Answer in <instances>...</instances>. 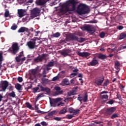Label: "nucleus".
Listing matches in <instances>:
<instances>
[{
    "mask_svg": "<svg viewBox=\"0 0 126 126\" xmlns=\"http://www.w3.org/2000/svg\"><path fill=\"white\" fill-rule=\"evenodd\" d=\"M115 51H116V48H114L112 49H111V48L107 49V52L108 53H113V52H115Z\"/></svg>",
    "mask_w": 126,
    "mask_h": 126,
    "instance_id": "40",
    "label": "nucleus"
},
{
    "mask_svg": "<svg viewBox=\"0 0 126 126\" xmlns=\"http://www.w3.org/2000/svg\"><path fill=\"white\" fill-rule=\"evenodd\" d=\"M15 60L17 63H20V61H21V59L20 58V57H18V56L15 58Z\"/></svg>",
    "mask_w": 126,
    "mask_h": 126,
    "instance_id": "49",
    "label": "nucleus"
},
{
    "mask_svg": "<svg viewBox=\"0 0 126 126\" xmlns=\"http://www.w3.org/2000/svg\"><path fill=\"white\" fill-rule=\"evenodd\" d=\"M50 100V104L52 107H56V104L59 103V102H61L62 101V98L58 97L56 98H53L52 99L51 97H49Z\"/></svg>",
    "mask_w": 126,
    "mask_h": 126,
    "instance_id": "6",
    "label": "nucleus"
},
{
    "mask_svg": "<svg viewBox=\"0 0 126 126\" xmlns=\"http://www.w3.org/2000/svg\"><path fill=\"white\" fill-rule=\"evenodd\" d=\"M108 92L107 91H104L100 93V94H107Z\"/></svg>",
    "mask_w": 126,
    "mask_h": 126,
    "instance_id": "58",
    "label": "nucleus"
},
{
    "mask_svg": "<svg viewBox=\"0 0 126 126\" xmlns=\"http://www.w3.org/2000/svg\"><path fill=\"white\" fill-rule=\"evenodd\" d=\"M2 54L1 53H0V63H1V62H2Z\"/></svg>",
    "mask_w": 126,
    "mask_h": 126,
    "instance_id": "57",
    "label": "nucleus"
},
{
    "mask_svg": "<svg viewBox=\"0 0 126 126\" xmlns=\"http://www.w3.org/2000/svg\"><path fill=\"white\" fill-rule=\"evenodd\" d=\"M8 82L7 81H3L0 84V88H1L4 92L6 90V88L8 87Z\"/></svg>",
    "mask_w": 126,
    "mask_h": 126,
    "instance_id": "10",
    "label": "nucleus"
},
{
    "mask_svg": "<svg viewBox=\"0 0 126 126\" xmlns=\"http://www.w3.org/2000/svg\"><path fill=\"white\" fill-rule=\"evenodd\" d=\"M25 60H26V57H24L23 58L21 59V63H23V62H24V61H25Z\"/></svg>",
    "mask_w": 126,
    "mask_h": 126,
    "instance_id": "61",
    "label": "nucleus"
},
{
    "mask_svg": "<svg viewBox=\"0 0 126 126\" xmlns=\"http://www.w3.org/2000/svg\"><path fill=\"white\" fill-rule=\"evenodd\" d=\"M26 105L27 106V108H29V109L32 108V105L31 104H30V103H29V102L26 103Z\"/></svg>",
    "mask_w": 126,
    "mask_h": 126,
    "instance_id": "42",
    "label": "nucleus"
},
{
    "mask_svg": "<svg viewBox=\"0 0 126 126\" xmlns=\"http://www.w3.org/2000/svg\"><path fill=\"white\" fill-rule=\"evenodd\" d=\"M63 83L65 85H69V81H68V79H63Z\"/></svg>",
    "mask_w": 126,
    "mask_h": 126,
    "instance_id": "34",
    "label": "nucleus"
},
{
    "mask_svg": "<svg viewBox=\"0 0 126 126\" xmlns=\"http://www.w3.org/2000/svg\"><path fill=\"white\" fill-rule=\"evenodd\" d=\"M77 99L80 101V102H82V101H83V98L82 97V96H79L78 97Z\"/></svg>",
    "mask_w": 126,
    "mask_h": 126,
    "instance_id": "56",
    "label": "nucleus"
},
{
    "mask_svg": "<svg viewBox=\"0 0 126 126\" xmlns=\"http://www.w3.org/2000/svg\"><path fill=\"white\" fill-rule=\"evenodd\" d=\"M120 62H119V61H116L115 63V66H120Z\"/></svg>",
    "mask_w": 126,
    "mask_h": 126,
    "instance_id": "54",
    "label": "nucleus"
},
{
    "mask_svg": "<svg viewBox=\"0 0 126 126\" xmlns=\"http://www.w3.org/2000/svg\"><path fill=\"white\" fill-rule=\"evenodd\" d=\"M38 71V69L35 68V69H32L31 70V73L32 75H33L35 76L36 74H37V72Z\"/></svg>",
    "mask_w": 126,
    "mask_h": 126,
    "instance_id": "28",
    "label": "nucleus"
},
{
    "mask_svg": "<svg viewBox=\"0 0 126 126\" xmlns=\"http://www.w3.org/2000/svg\"><path fill=\"white\" fill-rule=\"evenodd\" d=\"M57 80H59V76H57L53 78L52 81H57Z\"/></svg>",
    "mask_w": 126,
    "mask_h": 126,
    "instance_id": "50",
    "label": "nucleus"
},
{
    "mask_svg": "<svg viewBox=\"0 0 126 126\" xmlns=\"http://www.w3.org/2000/svg\"><path fill=\"white\" fill-rule=\"evenodd\" d=\"M78 77H80L81 78H82L83 77V75L81 73H79L78 74Z\"/></svg>",
    "mask_w": 126,
    "mask_h": 126,
    "instance_id": "62",
    "label": "nucleus"
},
{
    "mask_svg": "<svg viewBox=\"0 0 126 126\" xmlns=\"http://www.w3.org/2000/svg\"><path fill=\"white\" fill-rule=\"evenodd\" d=\"M57 111H56V110H53L52 111H51V112H49L48 113V116L49 118H52V117H53V116H54V115H56V113Z\"/></svg>",
    "mask_w": 126,
    "mask_h": 126,
    "instance_id": "25",
    "label": "nucleus"
},
{
    "mask_svg": "<svg viewBox=\"0 0 126 126\" xmlns=\"http://www.w3.org/2000/svg\"><path fill=\"white\" fill-rule=\"evenodd\" d=\"M98 63H99L98 62V60H96L95 58H93L92 61L90 62L89 64L92 66H95V65H97Z\"/></svg>",
    "mask_w": 126,
    "mask_h": 126,
    "instance_id": "19",
    "label": "nucleus"
},
{
    "mask_svg": "<svg viewBox=\"0 0 126 126\" xmlns=\"http://www.w3.org/2000/svg\"><path fill=\"white\" fill-rule=\"evenodd\" d=\"M46 3V1L45 0H37L36 4L37 5H44Z\"/></svg>",
    "mask_w": 126,
    "mask_h": 126,
    "instance_id": "22",
    "label": "nucleus"
},
{
    "mask_svg": "<svg viewBox=\"0 0 126 126\" xmlns=\"http://www.w3.org/2000/svg\"><path fill=\"white\" fill-rule=\"evenodd\" d=\"M73 94H71V91H70V92L67 93V96H71Z\"/></svg>",
    "mask_w": 126,
    "mask_h": 126,
    "instance_id": "64",
    "label": "nucleus"
},
{
    "mask_svg": "<svg viewBox=\"0 0 126 126\" xmlns=\"http://www.w3.org/2000/svg\"><path fill=\"white\" fill-rule=\"evenodd\" d=\"M99 36L100 37V38H104V37H105V32H101L99 34Z\"/></svg>",
    "mask_w": 126,
    "mask_h": 126,
    "instance_id": "51",
    "label": "nucleus"
},
{
    "mask_svg": "<svg viewBox=\"0 0 126 126\" xmlns=\"http://www.w3.org/2000/svg\"><path fill=\"white\" fill-rule=\"evenodd\" d=\"M70 92L71 93L72 95H75V94L76 93V92L74 90H72Z\"/></svg>",
    "mask_w": 126,
    "mask_h": 126,
    "instance_id": "59",
    "label": "nucleus"
},
{
    "mask_svg": "<svg viewBox=\"0 0 126 126\" xmlns=\"http://www.w3.org/2000/svg\"><path fill=\"white\" fill-rule=\"evenodd\" d=\"M54 89L57 91L55 92V95H60V94H63V90L61 91V89L59 86L55 87Z\"/></svg>",
    "mask_w": 126,
    "mask_h": 126,
    "instance_id": "16",
    "label": "nucleus"
},
{
    "mask_svg": "<svg viewBox=\"0 0 126 126\" xmlns=\"http://www.w3.org/2000/svg\"><path fill=\"white\" fill-rule=\"evenodd\" d=\"M17 80L19 82H22V81H23V78H22V77H18L17 78Z\"/></svg>",
    "mask_w": 126,
    "mask_h": 126,
    "instance_id": "52",
    "label": "nucleus"
},
{
    "mask_svg": "<svg viewBox=\"0 0 126 126\" xmlns=\"http://www.w3.org/2000/svg\"><path fill=\"white\" fill-rule=\"evenodd\" d=\"M54 120H55V121H62V118H61V117H55L54 118Z\"/></svg>",
    "mask_w": 126,
    "mask_h": 126,
    "instance_id": "55",
    "label": "nucleus"
},
{
    "mask_svg": "<svg viewBox=\"0 0 126 126\" xmlns=\"http://www.w3.org/2000/svg\"><path fill=\"white\" fill-rule=\"evenodd\" d=\"M68 112L70 114H73V115H78L80 110L79 109H74L72 107H70L68 108Z\"/></svg>",
    "mask_w": 126,
    "mask_h": 126,
    "instance_id": "14",
    "label": "nucleus"
},
{
    "mask_svg": "<svg viewBox=\"0 0 126 126\" xmlns=\"http://www.w3.org/2000/svg\"><path fill=\"white\" fill-rule=\"evenodd\" d=\"M60 36H61V33H60V32H56L51 35L52 38H59Z\"/></svg>",
    "mask_w": 126,
    "mask_h": 126,
    "instance_id": "26",
    "label": "nucleus"
},
{
    "mask_svg": "<svg viewBox=\"0 0 126 126\" xmlns=\"http://www.w3.org/2000/svg\"><path fill=\"white\" fill-rule=\"evenodd\" d=\"M72 118H73L72 115L68 114L66 115V119H68V120H70V119H72Z\"/></svg>",
    "mask_w": 126,
    "mask_h": 126,
    "instance_id": "45",
    "label": "nucleus"
},
{
    "mask_svg": "<svg viewBox=\"0 0 126 126\" xmlns=\"http://www.w3.org/2000/svg\"><path fill=\"white\" fill-rule=\"evenodd\" d=\"M11 30H16L17 29V25H16L15 24H13L11 27Z\"/></svg>",
    "mask_w": 126,
    "mask_h": 126,
    "instance_id": "38",
    "label": "nucleus"
},
{
    "mask_svg": "<svg viewBox=\"0 0 126 126\" xmlns=\"http://www.w3.org/2000/svg\"><path fill=\"white\" fill-rule=\"evenodd\" d=\"M109 83V81L108 79H107L103 83V86H104V87L108 86V84Z\"/></svg>",
    "mask_w": 126,
    "mask_h": 126,
    "instance_id": "41",
    "label": "nucleus"
},
{
    "mask_svg": "<svg viewBox=\"0 0 126 126\" xmlns=\"http://www.w3.org/2000/svg\"><path fill=\"white\" fill-rule=\"evenodd\" d=\"M27 46H28L29 49L30 50H33V49L37 47V45H36V40L33 39H31L30 41L27 42Z\"/></svg>",
    "mask_w": 126,
    "mask_h": 126,
    "instance_id": "5",
    "label": "nucleus"
},
{
    "mask_svg": "<svg viewBox=\"0 0 126 126\" xmlns=\"http://www.w3.org/2000/svg\"><path fill=\"white\" fill-rule=\"evenodd\" d=\"M116 118H119V114L114 113L111 117V119H112V120H114V119H116Z\"/></svg>",
    "mask_w": 126,
    "mask_h": 126,
    "instance_id": "35",
    "label": "nucleus"
},
{
    "mask_svg": "<svg viewBox=\"0 0 126 126\" xmlns=\"http://www.w3.org/2000/svg\"><path fill=\"white\" fill-rule=\"evenodd\" d=\"M40 11V9L36 7L33 8L31 12V17H37V16H39Z\"/></svg>",
    "mask_w": 126,
    "mask_h": 126,
    "instance_id": "9",
    "label": "nucleus"
},
{
    "mask_svg": "<svg viewBox=\"0 0 126 126\" xmlns=\"http://www.w3.org/2000/svg\"><path fill=\"white\" fill-rule=\"evenodd\" d=\"M33 0H26L27 3H32Z\"/></svg>",
    "mask_w": 126,
    "mask_h": 126,
    "instance_id": "60",
    "label": "nucleus"
},
{
    "mask_svg": "<svg viewBox=\"0 0 126 126\" xmlns=\"http://www.w3.org/2000/svg\"><path fill=\"white\" fill-rule=\"evenodd\" d=\"M66 41L67 42H70L71 41H75L76 42H79V43H83L84 41H86V38L83 37H78L76 35L71 33L66 37Z\"/></svg>",
    "mask_w": 126,
    "mask_h": 126,
    "instance_id": "3",
    "label": "nucleus"
},
{
    "mask_svg": "<svg viewBox=\"0 0 126 126\" xmlns=\"http://www.w3.org/2000/svg\"><path fill=\"white\" fill-rule=\"evenodd\" d=\"M90 12V9L89 7L85 4H80L78 5L77 8V13L79 15H82L83 14H87Z\"/></svg>",
    "mask_w": 126,
    "mask_h": 126,
    "instance_id": "2",
    "label": "nucleus"
},
{
    "mask_svg": "<svg viewBox=\"0 0 126 126\" xmlns=\"http://www.w3.org/2000/svg\"><path fill=\"white\" fill-rule=\"evenodd\" d=\"M55 65V64L54 63V62H50L48 64L46 65V67H51L54 66Z\"/></svg>",
    "mask_w": 126,
    "mask_h": 126,
    "instance_id": "33",
    "label": "nucleus"
},
{
    "mask_svg": "<svg viewBox=\"0 0 126 126\" xmlns=\"http://www.w3.org/2000/svg\"><path fill=\"white\" fill-rule=\"evenodd\" d=\"M117 29H118V30H123V29H124V26H118L117 27Z\"/></svg>",
    "mask_w": 126,
    "mask_h": 126,
    "instance_id": "48",
    "label": "nucleus"
},
{
    "mask_svg": "<svg viewBox=\"0 0 126 126\" xmlns=\"http://www.w3.org/2000/svg\"><path fill=\"white\" fill-rule=\"evenodd\" d=\"M8 95L10 96V97H12V98H15V96H16V94H15V92L14 91H12L11 93H9Z\"/></svg>",
    "mask_w": 126,
    "mask_h": 126,
    "instance_id": "32",
    "label": "nucleus"
},
{
    "mask_svg": "<svg viewBox=\"0 0 126 126\" xmlns=\"http://www.w3.org/2000/svg\"><path fill=\"white\" fill-rule=\"evenodd\" d=\"M41 97H44V94H38L36 97V101H38V100H39V98H41Z\"/></svg>",
    "mask_w": 126,
    "mask_h": 126,
    "instance_id": "37",
    "label": "nucleus"
},
{
    "mask_svg": "<svg viewBox=\"0 0 126 126\" xmlns=\"http://www.w3.org/2000/svg\"><path fill=\"white\" fill-rule=\"evenodd\" d=\"M117 110V108L115 107H109L106 109L105 111L106 114H107V115H112V114L115 113L116 112V110Z\"/></svg>",
    "mask_w": 126,
    "mask_h": 126,
    "instance_id": "12",
    "label": "nucleus"
},
{
    "mask_svg": "<svg viewBox=\"0 0 126 126\" xmlns=\"http://www.w3.org/2000/svg\"><path fill=\"white\" fill-rule=\"evenodd\" d=\"M38 86H40V88H41V91H45L46 93H51V89L48 87H44L42 85L38 84Z\"/></svg>",
    "mask_w": 126,
    "mask_h": 126,
    "instance_id": "18",
    "label": "nucleus"
},
{
    "mask_svg": "<svg viewBox=\"0 0 126 126\" xmlns=\"http://www.w3.org/2000/svg\"><path fill=\"white\" fill-rule=\"evenodd\" d=\"M42 83V84H47L49 82V79L43 78L41 79Z\"/></svg>",
    "mask_w": 126,
    "mask_h": 126,
    "instance_id": "30",
    "label": "nucleus"
},
{
    "mask_svg": "<svg viewBox=\"0 0 126 126\" xmlns=\"http://www.w3.org/2000/svg\"><path fill=\"white\" fill-rule=\"evenodd\" d=\"M15 88L17 90L20 91V90H21V88H22V86L20 84L17 83L15 85Z\"/></svg>",
    "mask_w": 126,
    "mask_h": 126,
    "instance_id": "29",
    "label": "nucleus"
},
{
    "mask_svg": "<svg viewBox=\"0 0 126 126\" xmlns=\"http://www.w3.org/2000/svg\"><path fill=\"white\" fill-rule=\"evenodd\" d=\"M46 58V54H42L41 55H40L38 54V56L35 58L33 59L34 63H41L43 62V60H45Z\"/></svg>",
    "mask_w": 126,
    "mask_h": 126,
    "instance_id": "7",
    "label": "nucleus"
},
{
    "mask_svg": "<svg viewBox=\"0 0 126 126\" xmlns=\"http://www.w3.org/2000/svg\"><path fill=\"white\" fill-rule=\"evenodd\" d=\"M19 50V47H18V44L15 43L12 45V49L10 48L8 50V52L10 53H12L13 55H16V53Z\"/></svg>",
    "mask_w": 126,
    "mask_h": 126,
    "instance_id": "4",
    "label": "nucleus"
},
{
    "mask_svg": "<svg viewBox=\"0 0 126 126\" xmlns=\"http://www.w3.org/2000/svg\"><path fill=\"white\" fill-rule=\"evenodd\" d=\"M83 101L84 102V103L88 101V94H87V93L85 94V95L83 98Z\"/></svg>",
    "mask_w": 126,
    "mask_h": 126,
    "instance_id": "31",
    "label": "nucleus"
},
{
    "mask_svg": "<svg viewBox=\"0 0 126 126\" xmlns=\"http://www.w3.org/2000/svg\"><path fill=\"white\" fill-rule=\"evenodd\" d=\"M9 16V11L6 10L4 13V17H8Z\"/></svg>",
    "mask_w": 126,
    "mask_h": 126,
    "instance_id": "43",
    "label": "nucleus"
},
{
    "mask_svg": "<svg viewBox=\"0 0 126 126\" xmlns=\"http://www.w3.org/2000/svg\"><path fill=\"white\" fill-rule=\"evenodd\" d=\"M70 75L72 76H75L76 75H77V73H72Z\"/></svg>",
    "mask_w": 126,
    "mask_h": 126,
    "instance_id": "63",
    "label": "nucleus"
},
{
    "mask_svg": "<svg viewBox=\"0 0 126 126\" xmlns=\"http://www.w3.org/2000/svg\"><path fill=\"white\" fill-rule=\"evenodd\" d=\"M34 109L35 111H36L37 113H40L41 112H42L41 110H39V107H38V105H35L34 106Z\"/></svg>",
    "mask_w": 126,
    "mask_h": 126,
    "instance_id": "39",
    "label": "nucleus"
},
{
    "mask_svg": "<svg viewBox=\"0 0 126 126\" xmlns=\"http://www.w3.org/2000/svg\"><path fill=\"white\" fill-rule=\"evenodd\" d=\"M125 38H126V34L121 33L120 35V39L123 40V39H125Z\"/></svg>",
    "mask_w": 126,
    "mask_h": 126,
    "instance_id": "36",
    "label": "nucleus"
},
{
    "mask_svg": "<svg viewBox=\"0 0 126 126\" xmlns=\"http://www.w3.org/2000/svg\"><path fill=\"white\" fill-rule=\"evenodd\" d=\"M14 87H13V86H12V85H11V84H10L9 85V88H8V89H9V91H13V89H14Z\"/></svg>",
    "mask_w": 126,
    "mask_h": 126,
    "instance_id": "46",
    "label": "nucleus"
},
{
    "mask_svg": "<svg viewBox=\"0 0 126 126\" xmlns=\"http://www.w3.org/2000/svg\"><path fill=\"white\" fill-rule=\"evenodd\" d=\"M23 56H24V54L23 51H22L20 53V54L18 55V57L21 58V57H23Z\"/></svg>",
    "mask_w": 126,
    "mask_h": 126,
    "instance_id": "53",
    "label": "nucleus"
},
{
    "mask_svg": "<svg viewBox=\"0 0 126 126\" xmlns=\"http://www.w3.org/2000/svg\"><path fill=\"white\" fill-rule=\"evenodd\" d=\"M77 1L75 0H69L68 1V4L65 5L64 7L61 9V12L63 13H66L68 11H74L76 9V4H77Z\"/></svg>",
    "mask_w": 126,
    "mask_h": 126,
    "instance_id": "1",
    "label": "nucleus"
},
{
    "mask_svg": "<svg viewBox=\"0 0 126 126\" xmlns=\"http://www.w3.org/2000/svg\"><path fill=\"white\" fill-rule=\"evenodd\" d=\"M24 12H25V10L21 9L18 10V14L19 15V17H23L24 15Z\"/></svg>",
    "mask_w": 126,
    "mask_h": 126,
    "instance_id": "21",
    "label": "nucleus"
},
{
    "mask_svg": "<svg viewBox=\"0 0 126 126\" xmlns=\"http://www.w3.org/2000/svg\"><path fill=\"white\" fill-rule=\"evenodd\" d=\"M83 28L85 31H88V32H93V33L94 32L95 29L94 27L91 25H86L84 26Z\"/></svg>",
    "mask_w": 126,
    "mask_h": 126,
    "instance_id": "11",
    "label": "nucleus"
},
{
    "mask_svg": "<svg viewBox=\"0 0 126 126\" xmlns=\"http://www.w3.org/2000/svg\"><path fill=\"white\" fill-rule=\"evenodd\" d=\"M77 55L79 56V57H85L86 58H87V57H89L90 56V53L89 52H77Z\"/></svg>",
    "mask_w": 126,
    "mask_h": 126,
    "instance_id": "17",
    "label": "nucleus"
},
{
    "mask_svg": "<svg viewBox=\"0 0 126 126\" xmlns=\"http://www.w3.org/2000/svg\"><path fill=\"white\" fill-rule=\"evenodd\" d=\"M66 112H67V107H65L59 112V114L60 115H63V114H65Z\"/></svg>",
    "mask_w": 126,
    "mask_h": 126,
    "instance_id": "24",
    "label": "nucleus"
},
{
    "mask_svg": "<svg viewBox=\"0 0 126 126\" xmlns=\"http://www.w3.org/2000/svg\"><path fill=\"white\" fill-rule=\"evenodd\" d=\"M24 32L27 33V36H29L30 35V30H29L28 28L22 27L18 31V33H24Z\"/></svg>",
    "mask_w": 126,
    "mask_h": 126,
    "instance_id": "8",
    "label": "nucleus"
},
{
    "mask_svg": "<svg viewBox=\"0 0 126 126\" xmlns=\"http://www.w3.org/2000/svg\"><path fill=\"white\" fill-rule=\"evenodd\" d=\"M71 53V50L67 49H64L63 51L61 52V55L63 56V57H67V56H69V54Z\"/></svg>",
    "mask_w": 126,
    "mask_h": 126,
    "instance_id": "13",
    "label": "nucleus"
},
{
    "mask_svg": "<svg viewBox=\"0 0 126 126\" xmlns=\"http://www.w3.org/2000/svg\"><path fill=\"white\" fill-rule=\"evenodd\" d=\"M97 57L99 60H106L108 58V56L102 53H99L98 54Z\"/></svg>",
    "mask_w": 126,
    "mask_h": 126,
    "instance_id": "20",
    "label": "nucleus"
},
{
    "mask_svg": "<svg viewBox=\"0 0 126 126\" xmlns=\"http://www.w3.org/2000/svg\"><path fill=\"white\" fill-rule=\"evenodd\" d=\"M100 98L101 99H105V101H107L109 98V95L108 94H100Z\"/></svg>",
    "mask_w": 126,
    "mask_h": 126,
    "instance_id": "27",
    "label": "nucleus"
},
{
    "mask_svg": "<svg viewBox=\"0 0 126 126\" xmlns=\"http://www.w3.org/2000/svg\"><path fill=\"white\" fill-rule=\"evenodd\" d=\"M32 92L33 93H37V92H41V91L40 90V86H39V85H37V87L33 88L32 89Z\"/></svg>",
    "mask_w": 126,
    "mask_h": 126,
    "instance_id": "23",
    "label": "nucleus"
},
{
    "mask_svg": "<svg viewBox=\"0 0 126 126\" xmlns=\"http://www.w3.org/2000/svg\"><path fill=\"white\" fill-rule=\"evenodd\" d=\"M114 102H115V100L111 99L109 100L107 102V104H109L110 105H113V103H114Z\"/></svg>",
    "mask_w": 126,
    "mask_h": 126,
    "instance_id": "47",
    "label": "nucleus"
},
{
    "mask_svg": "<svg viewBox=\"0 0 126 126\" xmlns=\"http://www.w3.org/2000/svg\"><path fill=\"white\" fill-rule=\"evenodd\" d=\"M40 124L42 126H48V123L47 122H45V121L41 122L40 123Z\"/></svg>",
    "mask_w": 126,
    "mask_h": 126,
    "instance_id": "44",
    "label": "nucleus"
},
{
    "mask_svg": "<svg viewBox=\"0 0 126 126\" xmlns=\"http://www.w3.org/2000/svg\"><path fill=\"white\" fill-rule=\"evenodd\" d=\"M104 77H100L98 78H97L95 80V84L97 85L98 86H100L102 85V83L104 82Z\"/></svg>",
    "mask_w": 126,
    "mask_h": 126,
    "instance_id": "15",
    "label": "nucleus"
}]
</instances>
